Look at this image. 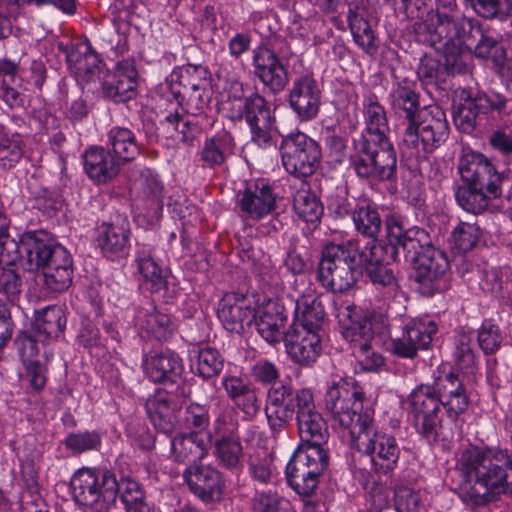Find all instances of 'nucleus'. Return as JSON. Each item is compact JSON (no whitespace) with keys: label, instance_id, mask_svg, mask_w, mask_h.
I'll use <instances>...</instances> for the list:
<instances>
[{"label":"nucleus","instance_id":"26","mask_svg":"<svg viewBox=\"0 0 512 512\" xmlns=\"http://www.w3.org/2000/svg\"><path fill=\"white\" fill-rule=\"evenodd\" d=\"M182 477L189 491L206 505L222 500L225 489L224 474L213 464L187 466Z\"/></svg>","mask_w":512,"mask_h":512},{"label":"nucleus","instance_id":"52","mask_svg":"<svg viewBox=\"0 0 512 512\" xmlns=\"http://www.w3.org/2000/svg\"><path fill=\"white\" fill-rule=\"evenodd\" d=\"M165 122L182 135V142L188 143L192 142L197 134L210 130L214 126L215 119L212 115H188L184 117L178 111H175L165 117Z\"/></svg>","mask_w":512,"mask_h":512},{"label":"nucleus","instance_id":"41","mask_svg":"<svg viewBox=\"0 0 512 512\" xmlns=\"http://www.w3.org/2000/svg\"><path fill=\"white\" fill-rule=\"evenodd\" d=\"M132 322L142 338L159 342L171 338L175 329L170 315L158 311L153 305L149 308L136 306Z\"/></svg>","mask_w":512,"mask_h":512},{"label":"nucleus","instance_id":"33","mask_svg":"<svg viewBox=\"0 0 512 512\" xmlns=\"http://www.w3.org/2000/svg\"><path fill=\"white\" fill-rule=\"evenodd\" d=\"M290 294L295 302L294 315L289 328L326 335L327 313L322 301L305 291Z\"/></svg>","mask_w":512,"mask_h":512},{"label":"nucleus","instance_id":"30","mask_svg":"<svg viewBox=\"0 0 512 512\" xmlns=\"http://www.w3.org/2000/svg\"><path fill=\"white\" fill-rule=\"evenodd\" d=\"M388 103L394 115L408 125L423 109L417 82L407 76L392 74Z\"/></svg>","mask_w":512,"mask_h":512},{"label":"nucleus","instance_id":"4","mask_svg":"<svg viewBox=\"0 0 512 512\" xmlns=\"http://www.w3.org/2000/svg\"><path fill=\"white\" fill-rule=\"evenodd\" d=\"M69 491L75 504L94 512H108L119 497L124 512H137L152 506L141 483L130 476L117 480L105 466L82 467L70 478Z\"/></svg>","mask_w":512,"mask_h":512},{"label":"nucleus","instance_id":"35","mask_svg":"<svg viewBox=\"0 0 512 512\" xmlns=\"http://www.w3.org/2000/svg\"><path fill=\"white\" fill-rule=\"evenodd\" d=\"M22 292V278L20 274L10 267L0 268V294L4 295L7 302L0 299V350L11 339L14 331L10 307L18 301Z\"/></svg>","mask_w":512,"mask_h":512},{"label":"nucleus","instance_id":"18","mask_svg":"<svg viewBox=\"0 0 512 512\" xmlns=\"http://www.w3.org/2000/svg\"><path fill=\"white\" fill-rule=\"evenodd\" d=\"M385 246L393 248L399 260L402 253L406 262L417 261L422 254L436 248L430 233L419 226L407 227L401 216L392 214L385 221Z\"/></svg>","mask_w":512,"mask_h":512},{"label":"nucleus","instance_id":"8","mask_svg":"<svg viewBox=\"0 0 512 512\" xmlns=\"http://www.w3.org/2000/svg\"><path fill=\"white\" fill-rule=\"evenodd\" d=\"M366 255L363 242L345 240L326 244L316 269V280L322 288L333 294L352 289L362 276L361 263Z\"/></svg>","mask_w":512,"mask_h":512},{"label":"nucleus","instance_id":"29","mask_svg":"<svg viewBox=\"0 0 512 512\" xmlns=\"http://www.w3.org/2000/svg\"><path fill=\"white\" fill-rule=\"evenodd\" d=\"M256 302L241 293H226L219 300L217 317L223 327L232 333L241 334L253 326Z\"/></svg>","mask_w":512,"mask_h":512},{"label":"nucleus","instance_id":"1","mask_svg":"<svg viewBox=\"0 0 512 512\" xmlns=\"http://www.w3.org/2000/svg\"><path fill=\"white\" fill-rule=\"evenodd\" d=\"M324 401L333 422L348 431L359 461L368 462L369 468L363 469L380 481L392 479L404 447L392 432L377 425L363 387L352 377L340 378L329 386Z\"/></svg>","mask_w":512,"mask_h":512},{"label":"nucleus","instance_id":"42","mask_svg":"<svg viewBox=\"0 0 512 512\" xmlns=\"http://www.w3.org/2000/svg\"><path fill=\"white\" fill-rule=\"evenodd\" d=\"M235 138L231 132L223 129L206 137L196 153L199 165L204 169H217L226 164L234 154Z\"/></svg>","mask_w":512,"mask_h":512},{"label":"nucleus","instance_id":"34","mask_svg":"<svg viewBox=\"0 0 512 512\" xmlns=\"http://www.w3.org/2000/svg\"><path fill=\"white\" fill-rule=\"evenodd\" d=\"M208 70L201 64L176 66L159 85V93L170 102L183 101V96L198 85L206 84Z\"/></svg>","mask_w":512,"mask_h":512},{"label":"nucleus","instance_id":"64","mask_svg":"<svg viewBox=\"0 0 512 512\" xmlns=\"http://www.w3.org/2000/svg\"><path fill=\"white\" fill-rule=\"evenodd\" d=\"M138 185L143 199L149 205H162L164 184L160 175L153 169L145 168L141 171Z\"/></svg>","mask_w":512,"mask_h":512},{"label":"nucleus","instance_id":"13","mask_svg":"<svg viewBox=\"0 0 512 512\" xmlns=\"http://www.w3.org/2000/svg\"><path fill=\"white\" fill-rule=\"evenodd\" d=\"M313 395L311 388H294L291 383L279 382L271 386L264 407L271 435L276 438L286 430Z\"/></svg>","mask_w":512,"mask_h":512},{"label":"nucleus","instance_id":"51","mask_svg":"<svg viewBox=\"0 0 512 512\" xmlns=\"http://www.w3.org/2000/svg\"><path fill=\"white\" fill-rule=\"evenodd\" d=\"M239 419L235 408L226 402H219L214 411L212 430L207 435L208 441L241 437Z\"/></svg>","mask_w":512,"mask_h":512},{"label":"nucleus","instance_id":"55","mask_svg":"<svg viewBox=\"0 0 512 512\" xmlns=\"http://www.w3.org/2000/svg\"><path fill=\"white\" fill-rule=\"evenodd\" d=\"M293 209L301 220L314 226L320 223L324 214L322 201L311 190L297 191L293 198Z\"/></svg>","mask_w":512,"mask_h":512},{"label":"nucleus","instance_id":"23","mask_svg":"<svg viewBox=\"0 0 512 512\" xmlns=\"http://www.w3.org/2000/svg\"><path fill=\"white\" fill-rule=\"evenodd\" d=\"M103 66V61L88 39L72 38L66 44V67L82 90L85 85L99 79Z\"/></svg>","mask_w":512,"mask_h":512},{"label":"nucleus","instance_id":"38","mask_svg":"<svg viewBox=\"0 0 512 512\" xmlns=\"http://www.w3.org/2000/svg\"><path fill=\"white\" fill-rule=\"evenodd\" d=\"M469 19L459 11L457 0H435V11L419 25V29L426 34H434V39L440 40L457 35L460 22Z\"/></svg>","mask_w":512,"mask_h":512},{"label":"nucleus","instance_id":"22","mask_svg":"<svg viewBox=\"0 0 512 512\" xmlns=\"http://www.w3.org/2000/svg\"><path fill=\"white\" fill-rule=\"evenodd\" d=\"M412 265L414 281L421 295L432 297L449 288L450 262L443 250L437 247L430 249L429 253L422 254Z\"/></svg>","mask_w":512,"mask_h":512},{"label":"nucleus","instance_id":"40","mask_svg":"<svg viewBox=\"0 0 512 512\" xmlns=\"http://www.w3.org/2000/svg\"><path fill=\"white\" fill-rule=\"evenodd\" d=\"M154 249L147 244H136L134 262L140 275V285L153 295L164 296L168 289L167 275L154 258Z\"/></svg>","mask_w":512,"mask_h":512},{"label":"nucleus","instance_id":"60","mask_svg":"<svg viewBox=\"0 0 512 512\" xmlns=\"http://www.w3.org/2000/svg\"><path fill=\"white\" fill-rule=\"evenodd\" d=\"M252 512H293L289 500L275 490H255L251 500Z\"/></svg>","mask_w":512,"mask_h":512},{"label":"nucleus","instance_id":"20","mask_svg":"<svg viewBox=\"0 0 512 512\" xmlns=\"http://www.w3.org/2000/svg\"><path fill=\"white\" fill-rule=\"evenodd\" d=\"M323 85L311 71L297 75L287 93L288 107L299 124L315 120L321 111Z\"/></svg>","mask_w":512,"mask_h":512},{"label":"nucleus","instance_id":"28","mask_svg":"<svg viewBox=\"0 0 512 512\" xmlns=\"http://www.w3.org/2000/svg\"><path fill=\"white\" fill-rule=\"evenodd\" d=\"M238 206L243 214L253 220H261L277 208L274 185L267 178L245 181L244 189L238 193Z\"/></svg>","mask_w":512,"mask_h":512},{"label":"nucleus","instance_id":"46","mask_svg":"<svg viewBox=\"0 0 512 512\" xmlns=\"http://www.w3.org/2000/svg\"><path fill=\"white\" fill-rule=\"evenodd\" d=\"M64 309L59 305H48L34 312L32 331L43 345H50L60 338L63 332Z\"/></svg>","mask_w":512,"mask_h":512},{"label":"nucleus","instance_id":"24","mask_svg":"<svg viewBox=\"0 0 512 512\" xmlns=\"http://www.w3.org/2000/svg\"><path fill=\"white\" fill-rule=\"evenodd\" d=\"M438 322L430 316L411 319L401 337L391 340V352L403 359H414L418 351L427 350L438 332Z\"/></svg>","mask_w":512,"mask_h":512},{"label":"nucleus","instance_id":"11","mask_svg":"<svg viewBox=\"0 0 512 512\" xmlns=\"http://www.w3.org/2000/svg\"><path fill=\"white\" fill-rule=\"evenodd\" d=\"M277 148L283 168L296 179L306 180L322 164L323 149L320 142L298 128L280 134Z\"/></svg>","mask_w":512,"mask_h":512},{"label":"nucleus","instance_id":"17","mask_svg":"<svg viewBox=\"0 0 512 512\" xmlns=\"http://www.w3.org/2000/svg\"><path fill=\"white\" fill-rule=\"evenodd\" d=\"M458 30L459 33L449 39L464 61L467 62L469 54L473 53L477 58L491 60L497 66L504 65L507 57L505 47L500 41L487 35L477 20H462Z\"/></svg>","mask_w":512,"mask_h":512},{"label":"nucleus","instance_id":"61","mask_svg":"<svg viewBox=\"0 0 512 512\" xmlns=\"http://www.w3.org/2000/svg\"><path fill=\"white\" fill-rule=\"evenodd\" d=\"M489 148L497 155L498 161L505 168L510 169L512 165V131L507 130V126L498 125L492 130L487 138Z\"/></svg>","mask_w":512,"mask_h":512},{"label":"nucleus","instance_id":"43","mask_svg":"<svg viewBox=\"0 0 512 512\" xmlns=\"http://www.w3.org/2000/svg\"><path fill=\"white\" fill-rule=\"evenodd\" d=\"M210 442L197 431L178 433L170 438V452L172 459L178 464L198 465L209 452Z\"/></svg>","mask_w":512,"mask_h":512},{"label":"nucleus","instance_id":"6","mask_svg":"<svg viewBox=\"0 0 512 512\" xmlns=\"http://www.w3.org/2000/svg\"><path fill=\"white\" fill-rule=\"evenodd\" d=\"M459 101L453 105V121L459 131L474 133L483 120L492 126L512 122V93L508 88L504 92L495 88L461 89Z\"/></svg>","mask_w":512,"mask_h":512},{"label":"nucleus","instance_id":"47","mask_svg":"<svg viewBox=\"0 0 512 512\" xmlns=\"http://www.w3.org/2000/svg\"><path fill=\"white\" fill-rule=\"evenodd\" d=\"M351 219L356 232L364 237V239H357L359 242L373 241L375 246L385 245V239H379L383 222L376 204L367 199H361Z\"/></svg>","mask_w":512,"mask_h":512},{"label":"nucleus","instance_id":"63","mask_svg":"<svg viewBox=\"0 0 512 512\" xmlns=\"http://www.w3.org/2000/svg\"><path fill=\"white\" fill-rule=\"evenodd\" d=\"M354 197H349L347 188H338L332 193L327 201V209L329 214L335 220H343L348 217H353L354 211L359 206V201Z\"/></svg>","mask_w":512,"mask_h":512},{"label":"nucleus","instance_id":"57","mask_svg":"<svg viewBox=\"0 0 512 512\" xmlns=\"http://www.w3.org/2000/svg\"><path fill=\"white\" fill-rule=\"evenodd\" d=\"M486 284L491 293L509 307H512V268L509 266L493 267L486 272Z\"/></svg>","mask_w":512,"mask_h":512},{"label":"nucleus","instance_id":"37","mask_svg":"<svg viewBox=\"0 0 512 512\" xmlns=\"http://www.w3.org/2000/svg\"><path fill=\"white\" fill-rule=\"evenodd\" d=\"M288 311L279 300L269 299L261 306L256 305L255 326L258 334L269 344H277L284 339Z\"/></svg>","mask_w":512,"mask_h":512},{"label":"nucleus","instance_id":"5","mask_svg":"<svg viewBox=\"0 0 512 512\" xmlns=\"http://www.w3.org/2000/svg\"><path fill=\"white\" fill-rule=\"evenodd\" d=\"M458 172L464 184L454 191L456 203L464 211L479 215L489 208L491 200L503 195L510 169L499 170L485 154L468 150L459 158Z\"/></svg>","mask_w":512,"mask_h":512},{"label":"nucleus","instance_id":"39","mask_svg":"<svg viewBox=\"0 0 512 512\" xmlns=\"http://www.w3.org/2000/svg\"><path fill=\"white\" fill-rule=\"evenodd\" d=\"M362 115L364 127L358 137L392 143L387 111L374 92L363 94Z\"/></svg>","mask_w":512,"mask_h":512},{"label":"nucleus","instance_id":"14","mask_svg":"<svg viewBox=\"0 0 512 512\" xmlns=\"http://www.w3.org/2000/svg\"><path fill=\"white\" fill-rule=\"evenodd\" d=\"M142 368L150 382L162 385L176 398L188 397L184 360L176 351L165 348L144 353Z\"/></svg>","mask_w":512,"mask_h":512},{"label":"nucleus","instance_id":"31","mask_svg":"<svg viewBox=\"0 0 512 512\" xmlns=\"http://www.w3.org/2000/svg\"><path fill=\"white\" fill-rule=\"evenodd\" d=\"M19 257L25 258L27 270L34 272L57 260L55 246L49 235L43 230L27 231L21 234L19 241H11Z\"/></svg>","mask_w":512,"mask_h":512},{"label":"nucleus","instance_id":"3","mask_svg":"<svg viewBox=\"0 0 512 512\" xmlns=\"http://www.w3.org/2000/svg\"><path fill=\"white\" fill-rule=\"evenodd\" d=\"M461 481L456 495L476 512L502 495L512 497V454L506 448L469 444L457 460Z\"/></svg>","mask_w":512,"mask_h":512},{"label":"nucleus","instance_id":"10","mask_svg":"<svg viewBox=\"0 0 512 512\" xmlns=\"http://www.w3.org/2000/svg\"><path fill=\"white\" fill-rule=\"evenodd\" d=\"M348 161L349 168L362 181L397 180V152L393 143L353 137Z\"/></svg>","mask_w":512,"mask_h":512},{"label":"nucleus","instance_id":"7","mask_svg":"<svg viewBox=\"0 0 512 512\" xmlns=\"http://www.w3.org/2000/svg\"><path fill=\"white\" fill-rule=\"evenodd\" d=\"M402 132L401 155L411 171H421V165L448 139L450 128L445 111L438 105L423 106Z\"/></svg>","mask_w":512,"mask_h":512},{"label":"nucleus","instance_id":"32","mask_svg":"<svg viewBox=\"0 0 512 512\" xmlns=\"http://www.w3.org/2000/svg\"><path fill=\"white\" fill-rule=\"evenodd\" d=\"M324 335L289 328L283 339L289 359L301 368H312L323 353Z\"/></svg>","mask_w":512,"mask_h":512},{"label":"nucleus","instance_id":"12","mask_svg":"<svg viewBox=\"0 0 512 512\" xmlns=\"http://www.w3.org/2000/svg\"><path fill=\"white\" fill-rule=\"evenodd\" d=\"M449 38L436 40L434 34H426L425 41L442 55V60L430 54H424L419 59L416 74L426 88L431 86L436 90H445L450 76L469 72L468 62L457 54V48Z\"/></svg>","mask_w":512,"mask_h":512},{"label":"nucleus","instance_id":"27","mask_svg":"<svg viewBox=\"0 0 512 512\" xmlns=\"http://www.w3.org/2000/svg\"><path fill=\"white\" fill-rule=\"evenodd\" d=\"M252 66L255 77L274 95L282 92L289 83L287 67L266 42H260L252 49Z\"/></svg>","mask_w":512,"mask_h":512},{"label":"nucleus","instance_id":"62","mask_svg":"<svg viewBox=\"0 0 512 512\" xmlns=\"http://www.w3.org/2000/svg\"><path fill=\"white\" fill-rule=\"evenodd\" d=\"M482 234L476 223L460 222L452 231L453 248L459 253H468L478 246Z\"/></svg>","mask_w":512,"mask_h":512},{"label":"nucleus","instance_id":"50","mask_svg":"<svg viewBox=\"0 0 512 512\" xmlns=\"http://www.w3.org/2000/svg\"><path fill=\"white\" fill-rule=\"evenodd\" d=\"M347 22L351 36L357 47L366 54L374 55L378 50V42L370 21L363 13L358 11L357 7L349 6Z\"/></svg>","mask_w":512,"mask_h":512},{"label":"nucleus","instance_id":"49","mask_svg":"<svg viewBox=\"0 0 512 512\" xmlns=\"http://www.w3.org/2000/svg\"><path fill=\"white\" fill-rule=\"evenodd\" d=\"M211 445L213 456L220 467L237 477L243 473L244 447L241 437L214 440Z\"/></svg>","mask_w":512,"mask_h":512},{"label":"nucleus","instance_id":"58","mask_svg":"<svg viewBox=\"0 0 512 512\" xmlns=\"http://www.w3.org/2000/svg\"><path fill=\"white\" fill-rule=\"evenodd\" d=\"M473 333L475 334L477 345L484 355L493 356L500 350L503 335L495 319H483L480 326Z\"/></svg>","mask_w":512,"mask_h":512},{"label":"nucleus","instance_id":"53","mask_svg":"<svg viewBox=\"0 0 512 512\" xmlns=\"http://www.w3.org/2000/svg\"><path fill=\"white\" fill-rule=\"evenodd\" d=\"M195 362L192 361L193 373L204 380L217 377L224 368V357L218 349L211 346L199 347L193 351Z\"/></svg>","mask_w":512,"mask_h":512},{"label":"nucleus","instance_id":"21","mask_svg":"<svg viewBox=\"0 0 512 512\" xmlns=\"http://www.w3.org/2000/svg\"><path fill=\"white\" fill-rule=\"evenodd\" d=\"M363 251L366 255L361 263L362 274L365 272L372 285L382 291L384 297H391L397 288L398 280L391 265L399 261L393 248L385 245H376L372 242H363Z\"/></svg>","mask_w":512,"mask_h":512},{"label":"nucleus","instance_id":"54","mask_svg":"<svg viewBox=\"0 0 512 512\" xmlns=\"http://www.w3.org/2000/svg\"><path fill=\"white\" fill-rule=\"evenodd\" d=\"M307 260L295 248H290L281 267L283 283L288 284L289 288L295 293L302 292L301 286L306 284Z\"/></svg>","mask_w":512,"mask_h":512},{"label":"nucleus","instance_id":"45","mask_svg":"<svg viewBox=\"0 0 512 512\" xmlns=\"http://www.w3.org/2000/svg\"><path fill=\"white\" fill-rule=\"evenodd\" d=\"M84 170L96 184L110 182L120 171L118 159L102 146L89 148L83 155Z\"/></svg>","mask_w":512,"mask_h":512},{"label":"nucleus","instance_id":"9","mask_svg":"<svg viewBox=\"0 0 512 512\" xmlns=\"http://www.w3.org/2000/svg\"><path fill=\"white\" fill-rule=\"evenodd\" d=\"M347 312V319L340 320L343 338L362 371L378 372L385 365V358L372 347V340L386 326L387 317L374 309L358 312L356 307H347Z\"/></svg>","mask_w":512,"mask_h":512},{"label":"nucleus","instance_id":"15","mask_svg":"<svg viewBox=\"0 0 512 512\" xmlns=\"http://www.w3.org/2000/svg\"><path fill=\"white\" fill-rule=\"evenodd\" d=\"M329 461V452L294 450L285 468L288 486L302 498L313 497Z\"/></svg>","mask_w":512,"mask_h":512},{"label":"nucleus","instance_id":"44","mask_svg":"<svg viewBox=\"0 0 512 512\" xmlns=\"http://www.w3.org/2000/svg\"><path fill=\"white\" fill-rule=\"evenodd\" d=\"M167 390H157L145 403V410L154 428L165 435H171L177 424L176 404Z\"/></svg>","mask_w":512,"mask_h":512},{"label":"nucleus","instance_id":"56","mask_svg":"<svg viewBox=\"0 0 512 512\" xmlns=\"http://www.w3.org/2000/svg\"><path fill=\"white\" fill-rule=\"evenodd\" d=\"M396 512H423L426 493L400 482H392Z\"/></svg>","mask_w":512,"mask_h":512},{"label":"nucleus","instance_id":"36","mask_svg":"<svg viewBox=\"0 0 512 512\" xmlns=\"http://www.w3.org/2000/svg\"><path fill=\"white\" fill-rule=\"evenodd\" d=\"M138 72L130 60L117 62L115 69L102 82L103 96L116 103H127L137 96Z\"/></svg>","mask_w":512,"mask_h":512},{"label":"nucleus","instance_id":"48","mask_svg":"<svg viewBox=\"0 0 512 512\" xmlns=\"http://www.w3.org/2000/svg\"><path fill=\"white\" fill-rule=\"evenodd\" d=\"M106 146L121 164L135 160L141 152L142 145L131 129L113 126L107 133Z\"/></svg>","mask_w":512,"mask_h":512},{"label":"nucleus","instance_id":"59","mask_svg":"<svg viewBox=\"0 0 512 512\" xmlns=\"http://www.w3.org/2000/svg\"><path fill=\"white\" fill-rule=\"evenodd\" d=\"M212 92L208 84L198 85L183 96V101H175L187 115H211Z\"/></svg>","mask_w":512,"mask_h":512},{"label":"nucleus","instance_id":"19","mask_svg":"<svg viewBox=\"0 0 512 512\" xmlns=\"http://www.w3.org/2000/svg\"><path fill=\"white\" fill-rule=\"evenodd\" d=\"M131 226L127 216L117 215L109 221L97 224L93 231L92 243L103 259L121 263L128 259L131 251Z\"/></svg>","mask_w":512,"mask_h":512},{"label":"nucleus","instance_id":"16","mask_svg":"<svg viewBox=\"0 0 512 512\" xmlns=\"http://www.w3.org/2000/svg\"><path fill=\"white\" fill-rule=\"evenodd\" d=\"M240 100L237 117L246 123L250 142L260 149L271 147L278 127L276 113L270 102L258 91L245 95Z\"/></svg>","mask_w":512,"mask_h":512},{"label":"nucleus","instance_id":"2","mask_svg":"<svg viewBox=\"0 0 512 512\" xmlns=\"http://www.w3.org/2000/svg\"><path fill=\"white\" fill-rule=\"evenodd\" d=\"M473 383L467 373L442 363L432 372L431 383H421L407 396L412 427L429 446L445 441L444 416L461 429L472 406Z\"/></svg>","mask_w":512,"mask_h":512},{"label":"nucleus","instance_id":"25","mask_svg":"<svg viewBox=\"0 0 512 512\" xmlns=\"http://www.w3.org/2000/svg\"><path fill=\"white\" fill-rule=\"evenodd\" d=\"M294 420L299 435V443L294 450L328 452V425L316 408L314 396L309 398Z\"/></svg>","mask_w":512,"mask_h":512}]
</instances>
